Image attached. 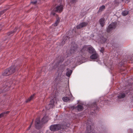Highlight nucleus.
Listing matches in <instances>:
<instances>
[{"label":"nucleus","instance_id":"f257e3e1","mask_svg":"<svg viewBox=\"0 0 133 133\" xmlns=\"http://www.w3.org/2000/svg\"><path fill=\"white\" fill-rule=\"evenodd\" d=\"M85 50L93 54L91 56L90 58L92 59H97L98 55L96 53L94 49L90 45H85L83 46L81 50V52H83Z\"/></svg>","mask_w":133,"mask_h":133},{"label":"nucleus","instance_id":"f03ea898","mask_svg":"<svg viewBox=\"0 0 133 133\" xmlns=\"http://www.w3.org/2000/svg\"><path fill=\"white\" fill-rule=\"evenodd\" d=\"M61 128V125L59 124L54 125H51L50 127V129L52 131L58 130Z\"/></svg>","mask_w":133,"mask_h":133},{"label":"nucleus","instance_id":"7ed1b4c3","mask_svg":"<svg viewBox=\"0 0 133 133\" xmlns=\"http://www.w3.org/2000/svg\"><path fill=\"white\" fill-rule=\"evenodd\" d=\"M14 72V70L12 68H9L6 70L3 73V75L4 76L8 75Z\"/></svg>","mask_w":133,"mask_h":133},{"label":"nucleus","instance_id":"20e7f679","mask_svg":"<svg viewBox=\"0 0 133 133\" xmlns=\"http://www.w3.org/2000/svg\"><path fill=\"white\" fill-rule=\"evenodd\" d=\"M116 24L115 23H111L108 28L107 31L109 32L112 30L113 29H114L116 27Z\"/></svg>","mask_w":133,"mask_h":133},{"label":"nucleus","instance_id":"39448f33","mask_svg":"<svg viewBox=\"0 0 133 133\" xmlns=\"http://www.w3.org/2000/svg\"><path fill=\"white\" fill-rule=\"evenodd\" d=\"M70 95H68V96L71 97V98H69L67 97H64L62 98L63 101L65 102H67L70 100H72L74 98L73 97L71 93L69 92Z\"/></svg>","mask_w":133,"mask_h":133},{"label":"nucleus","instance_id":"423d86ee","mask_svg":"<svg viewBox=\"0 0 133 133\" xmlns=\"http://www.w3.org/2000/svg\"><path fill=\"white\" fill-rule=\"evenodd\" d=\"M63 6L62 5L58 6L56 8V11L58 12H61L62 11Z\"/></svg>","mask_w":133,"mask_h":133},{"label":"nucleus","instance_id":"0eeeda50","mask_svg":"<svg viewBox=\"0 0 133 133\" xmlns=\"http://www.w3.org/2000/svg\"><path fill=\"white\" fill-rule=\"evenodd\" d=\"M87 25V24L86 23H83L80 24L79 25H78L77 27V28L78 29H80L82 27H83Z\"/></svg>","mask_w":133,"mask_h":133},{"label":"nucleus","instance_id":"6e6552de","mask_svg":"<svg viewBox=\"0 0 133 133\" xmlns=\"http://www.w3.org/2000/svg\"><path fill=\"white\" fill-rule=\"evenodd\" d=\"M49 119L48 117L46 116H44L42 119V122L43 123H45L47 122Z\"/></svg>","mask_w":133,"mask_h":133},{"label":"nucleus","instance_id":"1a4fd4ad","mask_svg":"<svg viewBox=\"0 0 133 133\" xmlns=\"http://www.w3.org/2000/svg\"><path fill=\"white\" fill-rule=\"evenodd\" d=\"M54 100L53 99L50 101V103L49 105V106L50 107V108H52L54 106Z\"/></svg>","mask_w":133,"mask_h":133},{"label":"nucleus","instance_id":"9d476101","mask_svg":"<svg viewBox=\"0 0 133 133\" xmlns=\"http://www.w3.org/2000/svg\"><path fill=\"white\" fill-rule=\"evenodd\" d=\"M104 18H102L100 19V24L102 26H103L104 25Z\"/></svg>","mask_w":133,"mask_h":133},{"label":"nucleus","instance_id":"9b49d317","mask_svg":"<svg viewBox=\"0 0 133 133\" xmlns=\"http://www.w3.org/2000/svg\"><path fill=\"white\" fill-rule=\"evenodd\" d=\"M125 94L124 93H121L118 96V98H122L125 97Z\"/></svg>","mask_w":133,"mask_h":133},{"label":"nucleus","instance_id":"f8f14e48","mask_svg":"<svg viewBox=\"0 0 133 133\" xmlns=\"http://www.w3.org/2000/svg\"><path fill=\"white\" fill-rule=\"evenodd\" d=\"M77 109L78 110L81 111L83 109V108L82 105H78Z\"/></svg>","mask_w":133,"mask_h":133},{"label":"nucleus","instance_id":"ddd939ff","mask_svg":"<svg viewBox=\"0 0 133 133\" xmlns=\"http://www.w3.org/2000/svg\"><path fill=\"white\" fill-rule=\"evenodd\" d=\"M77 49V48L76 46H74L72 48V49L71 50V53H72V52H73L74 51H75Z\"/></svg>","mask_w":133,"mask_h":133},{"label":"nucleus","instance_id":"4468645a","mask_svg":"<svg viewBox=\"0 0 133 133\" xmlns=\"http://www.w3.org/2000/svg\"><path fill=\"white\" fill-rule=\"evenodd\" d=\"M9 112V111H6L0 114V118L3 117L4 116H5V114H7Z\"/></svg>","mask_w":133,"mask_h":133},{"label":"nucleus","instance_id":"2eb2a0df","mask_svg":"<svg viewBox=\"0 0 133 133\" xmlns=\"http://www.w3.org/2000/svg\"><path fill=\"white\" fill-rule=\"evenodd\" d=\"M34 94L33 95L31 96L26 101V102H28V101H30L33 98H34Z\"/></svg>","mask_w":133,"mask_h":133},{"label":"nucleus","instance_id":"dca6fc26","mask_svg":"<svg viewBox=\"0 0 133 133\" xmlns=\"http://www.w3.org/2000/svg\"><path fill=\"white\" fill-rule=\"evenodd\" d=\"M72 72V71L71 70L67 71L66 73V76L68 77L69 76L71 75Z\"/></svg>","mask_w":133,"mask_h":133},{"label":"nucleus","instance_id":"f3484780","mask_svg":"<svg viewBox=\"0 0 133 133\" xmlns=\"http://www.w3.org/2000/svg\"><path fill=\"white\" fill-rule=\"evenodd\" d=\"M59 22V19L58 18L57 19L55 23L54 24V25L55 26H57Z\"/></svg>","mask_w":133,"mask_h":133},{"label":"nucleus","instance_id":"a211bd4d","mask_svg":"<svg viewBox=\"0 0 133 133\" xmlns=\"http://www.w3.org/2000/svg\"><path fill=\"white\" fill-rule=\"evenodd\" d=\"M40 119L39 118H37L36 119V123L38 125L40 123Z\"/></svg>","mask_w":133,"mask_h":133},{"label":"nucleus","instance_id":"6ab92c4d","mask_svg":"<svg viewBox=\"0 0 133 133\" xmlns=\"http://www.w3.org/2000/svg\"><path fill=\"white\" fill-rule=\"evenodd\" d=\"M128 13V12L127 11H125L122 12V14L123 16H125Z\"/></svg>","mask_w":133,"mask_h":133},{"label":"nucleus","instance_id":"aec40b11","mask_svg":"<svg viewBox=\"0 0 133 133\" xmlns=\"http://www.w3.org/2000/svg\"><path fill=\"white\" fill-rule=\"evenodd\" d=\"M105 8V6H102L99 9V11H102Z\"/></svg>","mask_w":133,"mask_h":133},{"label":"nucleus","instance_id":"412c9836","mask_svg":"<svg viewBox=\"0 0 133 133\" xmlns=\"http://www.w3.org/2000/svg\"><path fill=\"white\" fill-rule=\"evenodd\" d=\"M104 48H101V50H100V51L102 52V53H103V51H104Z\"/></svg>","mask_w":133,"mask_h":133},{"label":"nucleus","instance_id":"4be33fe9","mask_svg":"<svg viewBox=\"0 0 133 133\" xmlns=\"http://www.w3.org/2000/svg\"><path fill=\"white\" fill-rule=\"evenodd\" d=\"M103 42H105L106 41V39L105 38H103L102 39Z\"/></svg>","mask_w":133,"mask_h":133},{"label":"nucleus","instance_id":"5701e85b","mask_svg":"<svg viewBox=\"0 0 133 133\" xmlns=\"http://www.w3.org/2000/svg\"><path fill=\"white\" fill-rule=\"evenodd\" d=\"M37 1H36L34 2H31V3L33 4H35L37 2Z\"/></svg>","mask_w":133,"mask_h":133},{"label":"nucleus","instance_id":"b1692460","mask_svg":"<svg viewBox=\"0 0 133 133\" xmlns=\"http://www.w3.org/2000/svg\"><path fill=\"white\" fill-rule=\"evenodd\" d=\"M3 13V11H1V12H0V15L2 14Z\"/></svg>","mask_w":133,"mask_h":133},{"label":"nucleus","instance_id":"393cba45","mask_svg":"<svg viewBox=\"0 0 133 133\" xmlns=\"http://www.w3.org/2000/svg\"><path fill=\"white\" fill-rule=\"evenodd\" d=\"M87 130H88V131L89 132L90 130H88V129H88V127H87Z\"/></svg>","mask_w":133,"mask_h":133},{"label":"nucleus","instance_id":"a878e982","mask_svg":"<svg viewBox=\"0 0 133 133\" xmlns=\"http://www.w3.org/2000/svg\"><path fill=\"white\" fill-rule=\"evenodd\" d=\"M36 127H37V125H36Z\"/></svg>","mask_w":133,"mask_h":133},{"label":"nucleus","instance_id":"bb28decb","mask_svg":"<svg viewBox=\"0 0 133 133\" xmlns=\"http://www.w3.org/2000/svg\"><path fill=\"white\" fill-rule=\"evenodd\" d=\"M90 129V130H91V129Z\"/></svg>","mask_w":133,"mask_h":133},{"label":"nucleus","instance_id":"cd10ccee","mask_svg":"<svg viewBox=\"0 0 133 133\" xmlns=\"http://www.w3.org/2000/svg\"><path fill=\"white\" fill-rule=\"evenodd\" d=\"M73 0V1H75V0Z\"/></svg>","mask_w":133,"mask_h":133},{"label":"nucleus","instance_id":"c85d7f7f","mask_svg":"<svg viewBox=\"0 0 133 133\" xmlns=\"http://www.w3.org/2000/svg\"><path fill=\"white\" fill-rule=\"evenodd\" d=\"M1 30V29H0V30Z\"/></svg>","mask_w":133,"mask_h":133}]
</instances>
